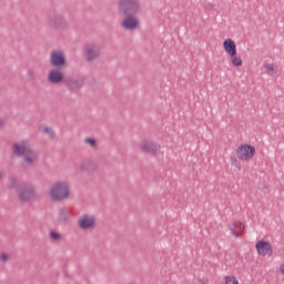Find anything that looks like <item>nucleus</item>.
I'll return each instance as SVG.
<instances>
[{
  "label": "nucleus",
  "mask_w": 284,
  "mask_h": 284,
  "mask_svg": "<svg viewBox=\"0 0 284 284\" xmlns=\"http://www.w3.org/2000/svg\"><path fill=\"white\" fill-rule=\"evenodd\" d=\"M48 23L52 30H65V28H68V21H65V18L54 11L48 13Z\"/></svg>",
  "instance_id": "nucleus-5"
},
{
  "label": "nucleus",
  "mask_w": 284,
  "mask_h": 284,
  "mask_svg": "<svg viewBox=\"0 0 284 284\" xmlns=\"http://www.w3.org/2000/svg\"><path fill=\"white\" fill-rule=\"evenodd\" d=\"M235 156L242 163H250L256 156V146L250 143H242L235 149Z\"/></svg>",
  "instance_id": "nucleus-3"
},
{
  "label": "nucleus",
  "mask_w": 284,
  "mask_h": 284,
  "mask_svg": "<svg viewBox=\"0 0 284 284\" xmlns=\"http://www.w3.org/2000/svg\"><path fill=\"white\" fill-rule=\"evenodd\" d=\"M58 221L59 223H68V221H70V211L65 207L60 209L58 213Z\"/></svg>",
  "instance_id": "nucleus-19"
},
{
  "label": "nucleus",
  "mask_w": 284,
  "mask_h": 284,
  "mask_svg": "<svg viewBox=\"0 0 284 284\" xmlns=\"http://www.w3.org/2000/svg\"><path fill=\"white\" fill-rule=\"evenodd\" d=\"M222 48H223L225 54H227V57L239 52L236 49V42L234 40H232V38H226L222 43Z\"/></svg>",
  "instance_id": "nucleus-16"
},
{
  "label": "nucleus",
  "mask_w": 284,
  "mask_h": 284,
  "mask_svg": "<svg viewBox=\"0 0 284 284\" xmlns=\"http://www.w3.org/2000/svg\"><path fill=\"white\" fill-rule=\"evenodd\" d=\"M121 27L124 30H136L139 28V19L134 14H126L122 20Z\"/></svg>",
  "instance_id": "nucleus-13"
},
{
  "label": "nucleus",
  "mask_w": 284,
  "mask_h": 284,
  "mask_svg": "<svg viewBox=\"0 0 284 284\" xmlns=\"http://www.w3.org/2000/svg\"><path fill=\"white\" fill-rule=\"evenodd\" d=\"M84 143H87L88 145H90L91 148H97V140L92 139V138H87L84 139Z\"/></svg>",
  "instance_id": "nucleus-24"
},
{
  "label": "nucleus",
  "mask_w": 284,
  "mask_h": 284,
  "mask_svg": "<svg viewBox=\"0 0 284 284\" xmlns=\"http://www.w3.org/2000/svg\"><path fill=\"white\" fill-rule=\"evenodd\" d=\"M229 230L233 236L241 239L245 232V224L241 221H234L229 224Z\"/></svg>",
  "instance_id": "nucleus-14"
},
{
  "label": "nucleus",
  "mask_w": 284,
  "mask_h": 284,
  "mask_svg": "<svg viewBox=\"0 0 284 284\" xmlns=\"http://www.w3.org/2000/svg\"><path fill=\"white\" fill-rule=\"evenodd\" d=\"M77 223L79 230H82L83 232L94 230L97 227V219L90 214L80 215Z\"/></svg>",
  "instance_id": "nucleus-8"
},
{
  "label": "nucleus",
  "mask_w": 284,
  "mask_h": 284,
  "mask_svg": "<svg viewBox=\"0 0 284 284\" xmlns=\"http://www.w3.org/2000/svg\"><path fill=\"white\" fill-rule=\"evenodd\" d=\"M84 57L87 61H94L101 57V47L95 43H89L85 45Z\"/></svg>",
  "instance_id": "nucleus-11"
},
{
  "label": "nucleus",
  "mask_w": 284,
  "mask_h": 284,
  "mask_svg": "<svg viewBox=\"0 0 284 284\" xmlns=\"http://www.w3.org/2000/svg\"><path fill=\"white\" fill-rule=\"evenodd\" d=\"M118 10L122 14H136L139 12V1L136 0H119Z\"/></svg>",
  "instance_id": "nucleus-6"
},
{
  "label": "nucleus",
  "mask_w": 284,
  "mask_h": 284,
  "mask_svg": "<svg viewBox=\"0 0 284 284\" xmlns=\"http://www.w3.org/2000/svg\"><path fill=\"white\" fill-rule=\"evenodd\" d=\"M256 253L262 256V258H272L274 256V247L272 246V243L260 240L255 244Z\"/></svg>",
  "instance_id": "nucleus-7"
},
{
  "label": "nucleus",
  "mask_w": 284,
  "mask_h": 284,
  "mask_svg": "<svg viewBox=\"0 0 284 284\" xmlns=\"http://www.w3.org/2000/svg\"><path fill=\"white\" fill-rule=\"evenodd\" d=\"M264 70L266 74H276V64L275 63H264Z\"/></svg>",
  "instance_id": "nucleus-21"
},
{
  "label": "nucleus",
  "mask_w": 284,
  "mask_h": 284,
  "mask_svg": "<svg viewBox=\"0 0 284 284\" xmlns=\"http://www.w3.org/2000/svg\"><path fill=\"white\" fill-rule=\"evenodd\" d=\"M27 77L30 79V81H37V73L30 69L27 71Z\"/></svg>",
  "instance_id": "nucleus-25"
},
{
  "label": "nucleus",
  "mask_w": 284,
  "mask_h": 284,
  "mask_svg": "<svg viewBox=\"0 0 284 284\" xmlns=\"http://www.w3.org/2000/svg\"><path fill=\"white\" fill-rule=\"evenodd\" d=\"M80 170L87 174H92L97 170V164L90 160H85L81 163Z\"/></svg>",
  "instance_id": "nucleus-17"
},
{
  "label": "nucleus",
  "mask_w": 284,
  "mask_h": 284,
  "mask_svg": "<svg viewBox=\"0 0 284 284\" xmlns=\"http://www.w3.org/2000/svg\"><path fill=\"white\" fill-rule=\"evenodd\" d=\"M19 185V182L17 181V178H10L9 179V187L10 190H14Z\"/></svg>",
  "instance_id": "nucleus-22"
},
{
  "label": "nucleus",
  "mask_w": 284,
  "mask_h": 284,
  "mask_svg": "<svg viewBox=\"0 0 284 284\" xmlns=\"http://www.w3.org/2000/svg\"><path fill=\"white\" fill-rule=\"evenodd\" d=\"M140 148L144 154H151L152 156H156L161 152V145L148 140L142 141Z\"/></svg>",
  "instance_id": "nucleus-12"
},
{
  "label": "nucleus",
  "mask_w": 284,
  "mask_h": 284,
  "mask_svg": "<svg viewBox=\"0 0 284 284\" xmlns=\"http://www.w3.org/2000/svg\"><path fill=\"white\" fill-rule=\"evenodd\" d=\"M63 84L70 90L71 92H79L83 85H85V81L83 78H73L67 77L63 80Z\"/></svg>",
  "instance_id": "nucleus-10"
},
{
  "label": "nucleus",
  "mask_w": 284,
  "mask_h": 284,
  "mask_svg": "<svg viewBox=\"0 0 284 284\" xmlns=\"http://www.w3.org/2000/svg\"><path fill=\"white\" fill-rule=\"evenodd\" d=\"M51 201L61 202L70 197V184L68 182H55L49 191Z\"/></svg>",
  "instance_id": "nucleus-2"
},
{
  "label": "nucleus",
  "mask_w": 284,
  "mask_h": 284,
  "mask_svg": "<svg viewBox=\"0 0 284 284\" xmlns=\"http://www.w3.org/2000/svg\"><path fill=\"white\" fill-rule=\"evenodd\" d=\"M222 284H241V282H239L237 276L226 275V276H224Z\"/></svg>",
  "instance_id": "nucleus-20"
},
{
  "label": "nucleus",
  "mask_w": 284,
  "mask_h": 284,
  "mask_svg": "<svg viewBox=\"0 0 284 284\" xmlns=\"http://www.w3.org/2000/svg\"><path fill=\"white\" fill-rule=\"evenodd\" d=\"M230 63L231 68H243V58L239 55V51L235 53H231Z\"/></svg>",
  "instance_id": "nucleus-18"
},
{
  "label": "nucleus",
  "mask_w": 284,
  "mask_h": 284,
  "mask_svg": "<svg viewBox=\"0 0 284 284\" xmlns=\"http://www.w3.org/2000/svg\"><path fill=\"white\" fill-rule=\"evenodd\" d=\"M49 63L53 68H63L65 65V53L62 50H53L49 55Z\"/></svg>",
  "instance_id": "nucleus-9"
},
{
  "label": "nucleus",
  "mask_w": 284,
  "mask_h": 284,
  "mask_svg": "<svg viewBox=\"0 0 284 284\" xmlns=\"http://www.w3.org/2000/svg\"><path fill=\"white\" fill-rule=\"evenodd\" d=\"M0 128H3V120L0 119Z\"/></svg>",
  "instance_id": "nucleus-29"
},
{
  "label": "nucleus",
  "mask_w": 284,
  "mask_h": 284,
  "mask_svg": "<svg viewBox=\"0 0 284 284\" xmlns=\"http://www.w3.org/2000/svg\"><path fill=\"white\" fill-rule=\"evenodd\" d=\"M18 196L22 203H30L37 199V189L31 183H22L17 189Z\"/></svg>",
  "instance_id": "nucleus-4"
},
{
  "label": "nucleus",
  "mask_w": 284,
  "mask_h": 284,
  "mask_svg": "<svg viewBox=\"0 0 284 284\" xmlns=\"http://www.w3.org/2000/svg\"><path fill=\"white\" fill-rule=\"evenodd\" d=\"M14 156L23 159L27 165H34L39 160V155L30 148L27 142H17L12 145Z\"/></svg>",
  "instance_id": "nucleus-1"
},
{
  "label": "nucleus",
  "mask_w": 284,
  "mask_h": 284,
  "mask_svg": "<svg viewBox=\"0 0 284 284\" xmlns=\"http://www.w3.org/2000/svg\"><path fill=\"white\" fill-rule=\"evenodd\" d=\"M0 261H1V263H6V261H8V254L2 253V254L0 255Z\"/></svg>",
  "instance_id": "nucleus-27"
},
{
  "label": "nucleus",
  "mask_w": 284,
  "mask_h": 284,
  "mask_svg": "<svg viewBox=\"0 0 284 284\" xmlns=\"http://www.w3.org/2000/svg\"><path fill=\"white\" fill-rule=\"evenodd\" d=\"M47 80L52 85H59V83H63L65 81V78H63V73L57 69H52L48 75Z\"/></svg>",
  "instance_id": "nucleus-15"
},
{
  "label": "nucleus",
  "mask_w": 284,
  "mask_h": 284,
  "mask_svg": "<svg viewBox=\"0 0 284 284\" xmlns=\"http://www.w3.org/2000/svg\"><path fill=\"white\" fill-rule=\"evenodd\" d=\"M3 176H6V173H3L2 171H0V181L3 180Z\"/></svg>",
  "instance_id": "nucleus-28"
},
{
  "label": "nucleus",
  "mask_w": 284,
  "mask_h": 284,
  "mask_svg": "<svg viewBox=\"0 0 284 284\" xmlns=\"http://www.w3.org/2000/svg\"><path fill=\"white\" fill-rule=\"evenodd\" d=\"M49 235H50V239H52V241L61 240V233H58V232H54V231H50Z\"/></svg>",
  "instance_id": "nucleus-23"
},
{
  "label": "nucleus",
  "mask_w": 284,
  "mask_h": 284,
  "mask_svg": "<svg viewBox=\"0 0 284 284\" xmlns=\"http://www.w3.org/2000/svg\"><path fill=\"white\" fill-rule=\"evenodd\" d=\"M43 132H45V134H49L50 139H54V131H52L51 128H44Z\"/></svg>",
  "instance_id": "nucleus-26"
}]
</instances>
